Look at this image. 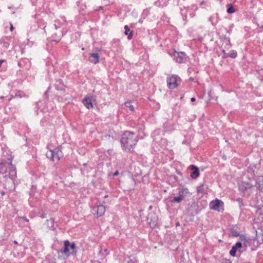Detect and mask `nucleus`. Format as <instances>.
Returning <instances> with one entry per match:
<instances>
[{
  "label": "nucleus",
  "mask_w": 263,
  "mask_h": 263,
  "mask_svg": "<svg viewBox=\"0 0 263 263\" xmlns=\"http://www.w3.org/2000/svg\"><path fill=\"white\" fill-rule=\"evenodd\" d=\"M4 194H5V192H4V191H3V192H2V195H4Z\"/></svg>",
  "instance_id": "bf43d9fd"
},
{
  "label": "nucleus",
  "mask_w": 263,
  "mask_h": 263,
  "mask_svg": "<svg viewBox=\"0 0 263 263\" xmlns=\"http://www.w3.org/2000/svg\"><path fill=\"white\" fill-rule=\"evenodd\" d=\"M189 190L187 188H182L179 191V196L184 199L185 196L189 194Z\"/></svg>",
  "instance_id": "5701e85b"
},
{
  "label": "nucleus",
  "mask_w": 263,
  "mask_h": 263,
  "mask_svg": "<svg viewBox=\"0 0 263 263\" xmlns=\"http://www.w3.org/2000/svg\"><path fill=\"white\" fill-rule=\"evenodd\" d=\"M4 99V96H1L0 97V99H2V100H3Z\"/></svg>",
  "instance_id": "13d9d810"
},
{
  "label": "nucleus",
  "mask_w": 263,
  "mask_h": 263,
  "mask_svg": "<svg viewBox=\"0 0 263 263\" xmlns=\"http://www.w3.org/2000/svg\"><path fill=\"white\" fill-rule=\"evenodd\" d=\"M161 141L162 143L167 145V141L166 140V139L162 138L161 139Z\"/></svg>",
  "instance_id": "ea45409f"
},
{
  "label": "nucleus",
  "mask_w": 263,
  "mask_h": 263,
  "mask_svg": "<svg viewBox=\"0 0 263 263\" xmlns=\"http://www.w3.org/2000/svg\"><path fill=\"white\" fill-rule=\"evenodd\" d=\"M123 263H137V259L134 256L125 257Z\"/></svg>",
  "instance_id": "393cba45"
},
{
  "label": "nucleus",
  "mask_w": 263,
  "mask_h": 263,
  "mask_svg": "<svg viewBox=\"0 0 263 263\" xmlns=\"http://www.w3.org/2000/svg\"><path fill=\"white\" fill-rule=\"evenodd\" d=\"M256 73L258 74V78L261 80H263V68H261L256 70Z\"/></svg>",
  "instance_id": "7c9ffc66"
},
{
  "label": "nucleus",
  "mask_w": 263,
  "mask_h": 263,
  "mask_svg": "<svg viewBox=\"0 0 263 263\" xmlns=\"http://www.w3.org/2000/svg\"><path fill=\"white\" fill-rule=\"evenodd\" d=\"M67 23V22L66 21L65 17L64 16H60L59 19H57L55 21L54 27L55 29H58L61 27H62V31L61 32V34L59 36L57 41H59L61 37L67 33V30L64 27Z\"/></svg>",
  "instance_id": "423d86ee"
},
{
  "label": "nucleus",
  "mask_w": 263,
  "mask_h": 263,
  "mask_svg": "<svg viewBox=\"0 0 263 263\" xmlns=\"http://www.w3.org/2000/svg\"><path fill=\"white\" fill-rule=\"evenodd\" d=\"M152 206H150L149 207V210H151V209H152Z\"/></svg>",
  "instance_id": "0e129e2a"
},
{
  "label": "nucleus",
  "mask_w": 263,
  "mask_h": 263,
  "mask_svg": "<svg viewBox=\"0 0 263 263\" xmlns=\"http://www.w3.org/2000/svg\"><path fill=\"white\" fill-rule=\"evenodd\" d=\"M14 243H15V244H16L17 242V241H15H15H14Z\"/></svg>",
  "instance_id": "e2e57ef3"
},
{
  "label": "nucleus",
  "mask_w": 263,
  "mask_h": 263,
  "mask_svg": "<svg viewBox=\"0 0 263 263\" xmlns=\"http://www.w3.org/2000/svg\"><path fill=\"white\" fill-rule=\"evenodd\" d=\"M138 141V136L134 133L125 131L122 135L121 139V147L123 151L133 152L134 147Z\"/></svg>",
  "instance_id": "f257e3e1"
},
{
  "label": "nucleus",
  "mask_w": 263,
  "mask_h": 263,
  "mask_svg": "<svg viewBox=\"0 0 263 263\" xmlns=\"http://www.w3.org/2000/svg\"><path fill=\"white\" fill-rule=\"evenodd\" d=\"M154 5L157 6H160V2H159V0H158L157 1H156L155 3H154Z\"/></svg>",
  "instance_id": "49530a36"
},
{
  "label": "nucleus",
  "mask_w": 263,
  "mask_h": 263,
  "mask_svg": "<svg viewBox=\"0 0 263 263\" xmlns=\"http://www.w3.org/2000/svg\"><path fill=\"white\" fill-rule=\"evenodd\" d=\"M228 7L227 12L228 13H233L235 11V9L231 4L228 5Z\"/></svg>",
  "instance_id": "2f4dec72"
},
{
  "label": "nucleus",
  "mask_w": 263,
  "mask_h": 263,
  "mask_svg": "<svg viewBox=\"0 0 263 263\" xmlns=\"http://www.w3.org/2000/svg\"><path fill=\"white\" fill-rule=\"evenodd\" d=\"M203 37L202 36H199L198 38V40L200 42H201L203 40Z\"/></svg>",
  "instance_id": "8fccbe9b"
},
{
  "label": "nucleus",
  "mask_w": 263,
  "mask_h": 263,
  "mask_svg": "<svg viewBox=\"0 0 263 263\" xmlns=\"http://www.w3.org/2000/svg\"><path fill=\"white\" fill-rule=\"evenodd\" d=\"M239 239L243 242V247L245 248L244 250H246V248L248 247V246L250 245L252 240L251 239L248 238L244 234H241L239 236Z\"/></svg>",
  "instance_id": "f3484780"
},
{
  "label": "nucleus",
  "mask_w": 263,
  "mask_h": 263,
  "mask_svg": "<svg viewBox=\"0 0 263 263\" xmlns=\"http://www.w3.org/2000/svg\"><path fill=\"white\" fill-rule=\"evenodd\" d=\"M191 68H190H190H189L188 71H189H189H190V70H191Z\"/></svg>",
  "instance_id": "680f3d73"
},
{
  "label": "nucleus",
  "mask_w": 263,
  "mask_h": 263,
  "mask_svg": "<svg viewBox=\"0 0 263 263\" xmlns=\"http://www.w3.org/2000/svg\"><path fill=\"white\" fill-rule=\"evenodd\" d=\"M47 158L52 161H59L63 157V155L60 147H57L53 149H49L46 154Z\"/></svg>",
  "instance_id": "20e7f679"
},
{
  "label": "nucleus",
  "mask_w": 263,
  "mask_h": 263,
  "mask_svg": "<svg viewBox=\"0 0 263 263\" xmlns=\"http://www.w3.org/2000/svg\"><path fill=\"white\" fill-rule=\"evenodd\" d=\"M82 102L87 109H90L93 108L91 98L85 97L82 100Z\"/></svg>",
  "instance_id": "a211bd4d"
},
{
  "label": "nucleus",
  "mask_w": 263,
  "mask_h": 263,
  "mask_svg": "<svg viewBox=\"0 0 263 263\" xmlns=\"http://www.w3.org/2000/svg\"><path fill=\"white\" fill-rule=\"evenodd\" d=\"M46 216H47L46 214L44 212L42 213L41 214V215H40V217L42 218V219L46 218Z\"/></svg>",
  "instance_id": "4c0bfd02"
},
{
  "label": "nucleus",
  "mask_w": 263,
  "mask_h": 263,
  "mask_svg": "<svg viewBox=\"0 0 263 263\" xmlns=\"http://www.w3.org/2000/svg\"><path fill=\"white\" fill-rule=\"evenodd\" d=\"M207 189V185H204L203 184H200V185L197 187V192L198 194L201 193V194H203L206 193Z\"/></svg>",
  "instance_id": "aec40b11"
},
{
  "label": "nucleus",
  "mask_w": 263,
  "mask_h": 263,
  "mask_svg": "<svg viewBox=\"0 0 263 263\" xmlns=\"http://www.w3.org/2000/svg\"><path fill=\"white\" fill-rule=\"evenodd\" d=\"M180 80L177 75L172 74L167 78V85L170 89H174L178 86V81Z\"/></svg>",
  "instance_id": "6e6552de"
},
{
  "label": "nucleus",
  "mask_w": 263,
  "mask_h": 263,
  "mask_svg": "<svg viewBox=\"0 0 263 263\" xmlns=\"http://www.w3.org/2000/svg\"><path fill=\"white\" fill-rule=\"evenodd\" d=\"M76 245L75 243H70L69 240H66L64 241V247L63 249L58 251L59 256H65L69 257L70 255H76L77 253Z\"/></svg>",
  "instance_id": "f03ea898"
},
{
  "label": "nucleus",
  "mask_w": 263,
  "mask_h": 263,
  "mask_svg": "<svg viewBox=\"0 0 263 263\" xmlns=\"http://www.w3.org/2000/svg\"><path fill=\"white\" fill-rule=\"evenodd\" d=\"M14 97L15 98H21L22 97V96L21 95V91L20 90H18L15 95L14 96Z\"/></svg>",
  "instance_id": "e433bc0d"
},
{
  "label": "nucleus",
  "mask_w": 263,
  "mask_h": 263,
  "mask_svg": "<svg viewBox=\"0 0 263 263\" xmlns=\"http://www.w3.org/2000/svg\"><path fill=\"white\" fill-rule=\"evenodd\" d=\"M260 120L262 123H263V116L260 117Z\"/></svg>",
  "instance_id": "6e6d98bb"
},
{
  "label": "nucleus",
  "mask_w": 263,
  "mask_h": 263,
  "mask_svg": "<svg viewBox=\"0 0 263 263\" xmlns=\"http://www.w3.org/2000/svg\"><path fill=\"white\" fill-rule=\"evenodd\" d=\"M30 61L28 59H24L22 61L18 63V66H22V65H30Z\"/></svg>",
  "instance_id": "c756f323"
},
{
  "label": "nucleus",
  "mask_w": 263,
  "mask_h": 263,
  "mask_svg": "<svg viewBox=\"0 0 263 263\" xmlns=\"http://www.w3.org/2000/svg\"><path fill=\"white\" fill-rule=\"evenodd\" d=\"M161 132V130L160 129H157L154 130V132L153 133V137L155 140L156 139V137L157 136H158L160 134V133Z\"/></svg>",
  "instance_id": "72a5a7b5"
},
{
  "label": "nucleus",
  "mask_w": 263,
  "mask_h": 263,
  "mask_svg": "<svg viewBox=\"0 0 263 263\" xmlns=\"http://www.w3.org/2000/svg\"><path fill=\"white\" fill-rule=\"evenodd\" d=\"M168 54L174 57L175 60L179 64L184 63L187 59V56L184 52H177L173 50L170 51Z\"/></svg>",
  "instance_id": "39448f33"
},
{
  "label": "nucleus",
  "mask_w": 263,
  "mask_h": 263,
  "mask_svg": "<svg viewBox=\"0 0 263 263\" xmlns=\"http://www.w3.org/2000/svg\"><path fill=\"white\" fill-rule=\"evenodd\" d=\"M147 221L152 228H154L157 224L158 218L153 213H149L147 217Z\"/></svg>",
  "instance_id": "ddd939ff"
},
{
  "label": "nucleus",
  "mask_w": 263,
  "mask_h": 263,
  "mask_svg": "<svg viewBox=\"0 0 263 263\" xmlns=\"http://www.w3.org/2000/svg\"><path fill=\"white\" fill-rule=\"evenodd\" d=\"M181 14L182 15L183 20H185L187 18L188 14L191 17H193L195 15L194 12L191 9L189 8L185 7L183 9H181Z\"/></svg>",
  "instance_id": "dca6fc26"
},
{
  "label": "nucleus",
  "mask_w": 263,
  "mask_h": 263,
  "mask_svg": "<svg viewBox=\"0 0 263 263\" xmlns=\"http://www.w3.org/2000/svg\"><path fill=\"white\" fill-rule=\"evenodd\" d=\"M236 201L238 203L239 209L241 210V211H242L243 210V208L245 206L243 202V199L240 197H239L236 199Z\"/></svg>",
  "instance_id": "bb28decb"
},
{
  "label": "nucleus",
  "mask_w": 263,
  "mask_h": 263,
  "mask_svg": "<svg viewBox=\"0 0 263 263\" xmlns=\"http://www.w3.org/2000/svg\"><path fill=\"white\" fill-rule=\"evenodd\" d=\"M50 87H48L47 90L44 92L43 95V97L45 98L46 99H48L49 98V93L48 92L49 91Z\"/></svg>",
  "instance_id": "f704fd0d"
},
{
  "label": "nucleus",
  "mask_w": 263,
  "mask_h": 263,
  "mask_svg": "<svg viewBox=\"0 0 263 263\" xmlns=\"http://www.w3.org/2000/svg\"><path fill=\"white\" fill-rule=\"evenodd\" d=\"M184 199L180 196L174 197L173 199L170 200V202L172 203H180Z\"/></svg>",
  "instance_id": "cd10ccee"
},
{
  "label": "nucleus",
  "mask_w": 263,
  "mask_h": 263,
  "mask_svg": "<svg viewBox=\"0 0 263 263\" xmlns=\"http://www.w3.org/2000/svg\"><path fill=\"white\" fill-rule=\"evenodd\" d=\"M14 98H15V97H14V96L11 95L10 98L8 99V101L10 102L11 100H12Z\"/></svg>",
  "instance_id": "09e8293b"
},
{
  "label": "nucleus",
  "mask_w": 263,
  "mask_h": 263,
  "mask_svg": "<svg viewBox=\"0 0 263 263\" xmlns=\"http://www.w3.org/2000/svg\"><path fill=\"white\" fill-rule=\"evenodd\" d=\"M20 218L23 220L24 221L29 222V219L25 216L21 217Z\"/></svg>",
  "instance_id": "a19ab883"
},
{
  "label": "nucleus",
  "mask_w": 263,
  "mask_h": 263,
  "mask_svg": "<svg viewBox=\"0 0 263 263\" xmlns=\"http://www.w3.org/2000/svg\"><path fill=\"white\" fill-rule=\"evenodd\" d=\"M83 165H84V166H86V165H87V164H86V163H84V164H83Z\"/></svg>",
  "instance_id": "774afa93"
},
{
  "label": "nucleus",
  "mask_w": 263,
  "mask_h": 263,
  "mask_svg": "<svg viewBox=\"0 0 263 263\" xmlns=\"http://www.w3.org/2000/svg\"><path fill=\"white\" fill-rule=\"evenodd\" d=\"M243 248L242 243L240 241H237L231 248L230 251V255L233 257L236 256V252L238 251L240 253H242L244 250H242Z\"/></svg>",
  "instance_id": "9b49d317"
},
{
  "label": "nucleus",
  "mask_w": 263,
  "mask_h": 263,
  "mask_svg": "<svg viewBox=\"0 0 263 263\" xmlns=\"http://www.w3.org/2000/svg\"><path fill=\"white\" fill-rule=\"evenodd\" d=\"M124 34L127 35L128 40H131L133 36V31H130V28L127 25L124 26Z\"/></svg>",
  "instance_id": "4be33fe9"
},
{
  "label": "nucleus",
  "mask_w": 263,
  "mask_h": 263,
  "mask_svg": "<svg viewBox=\"0 0 263 263\" xmlns=\"http://www.w3.org/2000/svg\"><path fill=\"white\" fill-rule=\"evenodd\" d=\"M176 225H177V226H178V225H179V222H177V224H176Z\"/></svg>",
  "instance_id": "338daca9"
},
{
  "label": "nucleus",
  "mask_w": 263,
  "mask_h": 263,
  "mask_svg": "<svg viewBox=\"0 0 263 263\" xmlns=\"http://www.w3.org/2000/svg\"><path fill=\"white\" fill-rule=\"evenodd\" d=\"M197 41V39H193L191 41V45L193 46V47H194V44L195 43V42H196Z\"/></svg>",
  "instance_id": "79ce46f5"
},
{
  "label": "nucleus",
  "mask_w": 263,
  "mask_h": 263,
  "mask_svg": "<svg viewBox=\"0 0 263 263\" xmlns=\"http://www.w3.org/2000/svg\"><path fill=\"white\" fill-rule=\"evenodd\" d=\"M230 232V236L236 237L240 235V229L237 224L232 225L229 229Z\"/></svg>",
  "instance_id": "4468645a"
},
{
  "label": "nucleus",
  "mask_w": 263,
  "mask_h": 263,
  "mask_svg": "<svg viewBox=\"0 0 263 263\" xmlns=\"http://www.w3.org/2000/svg\"><path fill=\"white\" fill-rule=\"evenodd\" d=\"M255 186H256L259 190H262V189L260 187V185L258 182H256Z\"/></svg>",
  "instance_id": "58836bf2"
},
{
  "label": "nucleus",
  "mask_w": 263,
  "mask_h": 263,
  "mask_svg": "<svg viewBox=\"0 0 263 263\" xmlns=\"http://www.w3.org/2000/svg\"><path fill=\"white\" fill-rule=\"evenodd\" d=\"M9 162H0V175L6 174L8 172L9 168V172H14L16 174V168L12 164V158L11 157L8 159Z\"/></svg>",
  "instance_id": "7ed1b4c3"
},
{
  "label": "nucleus",
  "mask_w": 263,
  "mask_h": 263,
  "mask_svg": "<svg viewBox=\"0 0 263 263\" xmlns=\"http://www.w3.org/2000/svg\"><path fill=\"white\" fill-rule=\"evenodd\" d=\"M119 174V172L118 171H116L114 174H112V176L115 177L118 176Z\"/></svg>",
  "instance_id": "c03bdc74"
},
{
  "label": "nucleus",
  "mask_w": 263,
  "mask_h": 263,
  "mask_svg": "<svg viewBox=\"0 0 263 263\" xmlns=\"http://www.w3.org/2000/svg\"><path fill=\"white\" fill-rule=\"evenodd\" d=\"M209 20L213 25H216L218 21L217 14L211 16Z\"/></svg>",
  "instance_id": "a878e982"
},
{
  "label": "nucleus",
  "mask_w": 263,
  "mask_h": 263,
  "mask_svg": "<svg viewBox=\"0 0 263 263\" xmlns=\"http://www.w3.org/2000/svg\"><path fill=\"white\" fill-rule=\"evenodd\" d=\"M55 89L59 91H65L66 86L64 85L63 81L61 79L57 81L55 85Z\"/></svg>",
  "instance_id": "6ab92c4d"
},
{
  "label": "nucleus",
  "mask_w": 263,
  "mask_h": 263,
  "mask_svg": "<svg viewBox=\"0 0 263 263\" xmlns=\"http://www.w3.org/2000/svg\"><path fill=\"white\" fill-rule=\"evenodd\" d=\"M195 100H196V99H195V98H194V97H193V98H192L191 99V102H194Z\"/></svg>",
  "instance_id": "864d4df0"
},
{
  "label": "nucleus",
  "mask_w": 263,
  "mask_h": 263,
  "mask_svg": "<svg viewBox=\"0 0 263 263\" xmlns=\"http://www.w3.org/2000/svg\"><path fill=\"white\" fill-rule=\"evenodd\" d=\"M105 211V207L102 204L95 206L92 209V214L97 218L102 216L104 214Z\"/></svg>",
  "instance_id": "1a4fd4ad"
},
{
  "label": "nucleus",
  "mask_w": 263,
  "mask_h": 263,
  "mask_svg": "<svg viewBox=\"0 0 263 263\" xmlns=\"http://www.w3.org/2000/svg\"><path fill=\"white\" fill-rule=\"evenodd\" d=\"M226 44V47L227 48H229L231 47L230 41L229 38L224 37V41L223 43V45Z\"/></svg>",
  "instance_id": "473e14b6"
},
{
  "label": "nucleus",
  "mask_w": 263,
  "mask_h": 263,
  "mask_svg": "<svg viewBox=\"0 0 263 263\" xmlns=\"http://www.w3.org/2000/svg\"><path fill=\"white\" fill-rule=\"evenodd\" d=\"M108 197V195H106L105 196H104V198H107Z\"/></svg>",
  "instance_id": "052dcab7"
},
{
  "label": "nucleus",
  "mask_w": 263,
  "mask_h": 263,
  "mask_svg": "<svg viewBox=\"0 0 263 263\" xmlns=\"http://www.w3.org/2000/svg\"><path fill=\"white\" fill-rule=\"evenodd\" d=\"M90 263H101V262L99 260H91Z\"/></svg>",
  "instance_id": "a18cd8bd"
},
{
  "label": "nucleus",
  "mask_w": 263,
  "mask_h": 263,
  "mask_svg": "<svg viewBox=\"0 0 263 263\" xmlns=\"http://www.w3.org/2000/svg\"><path fill=\"white\" fill-rule=\"evenodd\" d=\"M102 8H103V7H102V6H100V7L98 8V9H95V11H98V10H101V9H102Z\"/></svg>",
  "instance_id": "3c124183"
},
{
  "label": "nucleus",
  "mask_w": 263,
  "mask_h": 263,
  "mask_svg": "<svg viewBox=\"0 0 263 263\" xmlns=\"http://www.w3.org/2000/svg\"><path fill=\"white\" fill-rule=\"evenodd\" d=\"M131 103V101H128L125 102L124 105L126 107L128 108L130 111L133 112L135 110V107Z\"/></svg>",
  "instance_id": "c85d7f7f"
},
{
  "label": "nucleus",
  "mask_w": 263,
  "mask_h": 263,
  "mask_svg": "<svg viewBox=\"0 0 263 263\" xmlns=\"http://www.w3.org/2000/svg\"><path fill=\"white\" fill-rule=\"evenodd\" d=\"M109 253V250L107 248L103 249L102 246H100V249L98 255L102 258H104Z\"/></svg>",
  "instance_id": "412c9836"
},
{
  "label": "nucleus",
  "mask_w": 263,
  "mask_h": 263,
  "mask_svg": "<svg viewBox=\"0 0 263 263\" xmlns=\"http://www.w3.org/2000/svg\"><path fill=\"white\" fill-rule=\"evenodd\" d=\"M210 208L211 210L223 212L224 211V203L221 200L216 199L210 202Z\"/></svg>",
  "instance_id": "0eeeda50"
},
{
  "label": "nucleus",
  "mask_w": 263,
  "mask_h": 263,
  "mask_svg": "<svg viewBox=\"0 0 263 263\" xmlns=\"http://www.w3.org/2000/svg\"><path fill=\"white\" fill-rule=\"evenodd\" d=\"M4 60H0V66L5 62Z\"/></svg>",
  "instance_id": "603ef678"
},
{
  "label": "nucleus",
  "mask_w": 263,
  "mask_h": 263,
  "mask_svg": "<svg viewBox=\"0 0 263 263\" xmlns=\"http://www.w3.org/2000/svg\"><path fill=\"white\" fill-rule=\"evenodd\" d=\"M167 124L166 123L163 124V127L164 128V132H169V130L166 128Z\"/></svg>",
  "instance_id": "37998d69"
},
{
  "label": "nucleus",
  "mask_w": 263,
  "mask_h": 263,
  "mask_svg": "<svg viewBox=\"0 0 263 263\" xmlns=\"http://www.w3.org/2000/svg\"><path fill=\"white\" fill-rule=\"evenodd\" d=\"M13 29V25H12V24H10V30H11V31H12Z\"/></svg>",
  "instance_id": "5fc2aeb1"
},
{
  "label": "nucleus",
  "mask_w": 263,
  "mask_h": 263,
  "mask_svg": "<svg viewBox=\"0 0 263 263\" xmlns=\"http://www.w3.org/2000/svg\"><path fill=\"white\" fill-rule=\"evenodd\" d=\"M237 52L235 51H232L230 54H229L227 57H230L233 58L236 57Z\"/></svg>",
  "instance_id": "c9c22d12"
},
{
  "label": "nucleus",
  "mask_w": 263,
  "mask_h": 263,
  "mask_svg": "<svg viewBox=\"0 0 263 263\" xmlns=\"http://www.w3.org/2000/svg\"><path fill=\"white\" fill-rule=\"evenodd\" d=\"M223 263H232V262L230 260L225 259L224 260V262Z\"/></svg>",
  "instance_id": "de8ad7c7"
},
{
  "label": "nucleus",
  "mask_w": 263,
  "mask_h": 263,
  "mask_svg": "<svg viewBox=\"0 0 263 263\" xmlns=\"http://www.w3.org/2000/svg\"><path fill=\"white\" fill-rule=\"evenodd\" d=\"M0 68H2V69H3V68L4 69L5 68V67H1V66H0Z\"/></svg>",
  "instance_id": "69168bd1"
},
{
  "label": "nucleus",
  "mask_w": 263,
  "mask_h": 263,
  "mask_svg": "<svg viewBox=\"0 0 263 263\" xmlns=\"http://www.w3.org/2000/svg\"><path fill=\"white\" fill-rule=\"evenodd\" d=\"M253 186L250 183L242 181L239 185V190L241 191L244 195L246 194H249L251 192V190L253 188Z\"/></svg>",
  "instance_id": "9d476101"
},
{
  "label": "nucleus",
  "mask_w": 263,
  "mask_h": 263,
  "mask_svg": "<svg viewBox=\"0 0 263 263\" xmlns=\"http://www.w3.org/2000/svg\"><path fill=\"white\" fill-rule=\"evenodd\" d=\"M189 168L192 171V172L190 174V176L192 179H195L199 176L200 172L199 168L197 166L194 164H192L189 166Z\"/></svg>",
  "instance_id": "2eb2a0df"
},
{
  "label": "nucleus",
  "mask_w": 263,
  "mask_h": 263,
  "mask_svg": "<svg viewBox=\"0 0 263 263\" xmlns=\"http://www.w3.org/2000/svg\"><path fill=\"white\" fill-rule=\"evenodd\" d=\"M101 50V49L100 48H96L95 49V52L91 53L90 54V55L89 57V60L91 63L93 64H97L99 63L100 55L98 52H100Z\"/></svg>",
  "instance_id": "f8f14e48"
},
{
  "label": "nucleus",
  "mask_w": 263,
  "mask_h": 263,
  "mask_svg": "<svg viewBox=\"0 0 263 263\" xmlns=\"http://www.w3.org/2000/svg\"><path fill=\"white\" fill-rule=\"evenodd\" d=\"M189 80H190V81H193L194 80V79H193V78L191 77V78L189 79Z\"/></svg>",
  "instance_id": "4d7b16f0"
},
{
  "label": "nucleus",
  "mask_w": 263,
  "mask_h": 263,
  "mask_svg": "<svg viewBox=\"0 0 263 263\" xmlns=\"http://www.w3.org/2000/svg\"><path fill=\"white\" fill-rule=\"evenodd\" d=\"M46 223L48 227L52 230H55L56 229V227L54 226V220L53 218H51L50 219L46 220Z\"/></svg>",
  "instance_id": "b1692460"
}]
</instances>
